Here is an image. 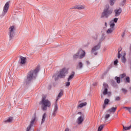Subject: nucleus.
<instances>
[{
    "mask_svg": "<svg viewBox=\"0 0 131 131\" xmlns=\"http://www.w3.org/2000/svg\"><path fill=\"white\" fill-rule=\"evenodd\" d=\"M39 72V68H36L34 71H31L29 72L27 76V81H31L32 79H34L37 76V73Z\"/></svg>",
    "mask_w": 131,
    "mask_h": 131,
    "instance_id": "obj_1",
    "label": "nucleus"
},
{
    "mask_svg": "<svg viewBox=\"0 0 131 131\" xmlns=\"http://www.w3.org/2000/svg\"><path fill=\"white\" fill-rule=\"evenodd\" d=\"M113 12V10L110 9L109 5H106L103 12L101 14V18H108L110 15H111Z\"/></svg>",
    "mask_w": 131,
    "mask_h": 131,
    "instance_id": "obj_2",
    "label": "nucleus"
},
{
    "mask_svg": "<svg viewBox=\"0 0 131 131\" xmlns=\"http://www.w3.org/2000/svg\"><path fill=\"white\" fill-rule=\"evenodd\" d=\"M67 74H68V71L66 69H63L60 71V73L57 75H57H54L53 78L55 80H58V78H64Z\"/></svg>",
    "mask_w": 131,
    "mask_h": 131,
    "instance_id": "obj_3",
    "label": "nucleus"
},
{
    "mask_svg": "<svg viewBox=\"0 0 131 131\" xmlns=\"http://www.w3.org/2000/svg\"><path fill=\"white\" fill-rule=\"evenodd\" d=\"M40 103L42 104V109L43 111L47 110V107H50L51 106V102L48 100H46V97H42Z\"/></svg>",
    "mask_w": 131,
    "mask_h": 131,
    "instance_id": "obj_4",
    "label": "nucleus"
},
{
    "mask_svg": "<svg viewBox=\"0 0 131 131\" xmlns=\"http://www.w3.org/2000/svg\"><path fill=\"white\" fill-rule=\"evenodd\" d=\"M85 56V52L82 50H79L78 52L73 55V59H77L79 57L80 59H82Z\"/></svg>",
    "mask_w": 131,
    "mask_h": 131,
    "instance_id": "obj_5",
    "label": "nucleus"
},
{
    "mask_svg": "<svg viewBox=\"0 0 131 131\" xmlns=\"http://www.w3.org/2000/svg\"><path fill=\"white\" fill-rule=\"evenodd\" d=\"M9 8H10V3L9 2H7L4 8H3V11L2 12V16L4 17L5 15H6V13H8V11L9 10Z\"/></svg>",
    "mask_w": 131,
    "mask_h": 131,
    "instance_id": "obj_6",
    "label": "nucleus"
},
{
    "mask_svg": "<svg viewBox=\"0 0 131 131\" xmlns=\"http://www.w3.org/2000/svg\"><path fill=\"white\" fill-rule=\"evenodd\" d=\"M14 30L15 27H14V26H12L9 28V36L10 40H11V39L14 37V34H15Z\"/></svg>",
    "mask_w": 131,
    "mask_h": 131,
    "instance_id": "obj_7",
    "label": "nucleus"
},
{
    "mask_svg": "<svg viewBox=\"0 0 131 131\" xmlns=\"http://www.w3.org/2000/svg\"><path fill=\"white\" fill-rule=\"evenodd\" d=\"M58 112V104L56 102L54 104V107L52 113V117H55Z\"/></svg>",
    "mask_w": 131,
    "mask_h": 131,
    "instance_id": "obj_8",
    "label": "nucleus"
},
{
    "mask_svg": "<svg viewBox=\"0 0 131 131\" xmlns=\"http://www.w3.org/2000/svg\"><path fill=\"white\" fill-rule=\"evenodd\" d=\"M101 48V43H99L97 45H96L92 48V52L95 53L96 51H98V50H100Z\"/></svg>",
    "mask_w": 131,
    "mask_h": 131,
    "instance_id": "obj_9",
    "label": "nucleus"
},
{
    "mask_svg": "<svg viewBox=\"0 0 131 131\" xmlns=\"http://www.w3.org/2000/svg\"><path fill=\"white\" fill-rule=\"evenodd\" d=\"M84 116L83 115H81V116L79 117L77 120V123L78 124H81L82 122H83Z\"/></svg>",
    "mask_w": 131,
    "mask_h": 131,
    "instance_id": "obj_10",
    "label": "nucleus"
},
{
    "mask_svg": "<svg viewBox=\"0 0 131 131\" xmlns=\"http://www.w3.org/2000/svg\"><path fill=\"white\" fill-rule=\"evenodd\" d=\"M103 87L104 88V91L103 92V95H107L108 94V84L106 83H103Z\"/></svg>",
    "mask_w": 131,
    "mask_h": 131,
    "instance_id": "obj_11",
    "label": "nucleus"
},
{
    "mask_svg": "<svg viewBox=\"0 0 131 131\" xmlns=\"http://www.w3.org/2000/svg\"><path fill=\"white\" fill-rule=\"evenodd\" d=\"M20 64H21V65H24V64L26 63V57L20 56Z\"/></svg>",
    "mask_w": 131,
    "mask_h": 131,
    "instance_id": "obj_12",
    "label": "nucleus"
},
{
    "mask_svg": "<svg viewBox=\"0 0 131 131\" xmlns=\"http://www.w3.org/2000/svg\"><path fill=\"white\" fill-rule=\"evenodd\" d=\"M121 12H122L121 8L115 10V16L117 17L118 16H119V15H120V14H121Z\"/></svg>",
    "mask_w": 131,
    "mask_h": 131,
    "instance_id": "obj_13",
    "label": "nucleus"
},
{
    "mask_svg": "<svg viewBox=\"0 0 131 131\" xmlns=\"http://www.w3.org/2000/svg\"><path fill=\"white\" fill-rule=\"evenodd\" d=\"M117 109V107H112L107 111V112H109V113H115V112L116 111Z\"/></svg>",
    "mask_w": 131,
    "mask_h": 131,
    "instance_id": "obj_14",
    "label": "nucleus"
},
{
    "mask_svg": "<svg viewBox=\"0 0 131 131\" xmlns=\"http://www.w3.org/2000/svg\"><path fill=\"white\" fill-rule=\"evenodd\" d=\"M83 67V63L81 61H79L77 66V69H82Z\"/></svg>",
    "mask_w": 131,
    "mask_h": 131,
    "instance_id": "obj_15",
    "label": "nucleus"
},
{
    "mask_svg": "<svg viewBox=\"0 0 131 131\" xmlns=\"http://www.w3.org/2000/svg\"><path fill=\"white\" fill-rule=\"evenodd\" d=\"M73 9H77L78 10H82L84 9V6L82 5H77L74 7Z\"/></svg>",
    "mask_w": 131,
    "mask_h": 131,
    "instance_id": "obj_16",
    "label": "nucleus"
},
{
    "mask_svg": "<svg viewBox=\"0 0 131 131\" xmlns=\"http://www.w3.org/2000/svg\"><path fill=\"white\" fill-rule=\"evenodd\" d=\"M75 74V73L74 72H72L71 74L69 76V78H68V81H70L73 77H74V75Z\"/></svg>",
    "mask_w": 131,
    "mask_h": 131,
    "instance_id": "obj_17",
    "label": "nucleus"
},
{
    "mask_svg": "<svg viewBox=\"0 0 131 131\" xmlns=\"http://www.w3.org/2000/svg\"><path fill=\"white\" fill-rule=\"evenodd\" d=\"M63 96V90H60V92L57 96V98L56 99V102L57 101H58V100H59V99H60V98H61V97H62Z\"/></svg>",
    "mask_w": 131,
    "mask_h": 131,
    "instance_id": "obj_18",
    "label": "nucleus"
},
{
    "mask_svg": "<svg viewBox=\"0 0 131 131\" xmlns=\"http://www.w3.org/2000/svg\"><path fill=\"white\" fill-rule=\"evenodd\" d=\"M46 117H47V114L44 113L42 117L41 124H42V123H45V121H46Z\"/></svg>",
    "mask_w": 131,
    "mask_h": 131,
    "instance_id": "obj_19",
    "label": "nucleus"
},
{
    "mask_svg": "<svg viewBox=\"0 0 131 131\" xmlns=\"http://www.w3.org/2000/svg\"><path fill=\"white\" fill-rule=\"evenodd\" d=\"M125 52H124V55L122 56L121 58V61L122 63H125L126 62V59L125 58Z\"/></svg>",
    "mask_w": 131,
    "mask_h": 131,
    "instance_id": "obj_20",
    "label": "nucleus"
},
{
    "mask_svg": "<svg viewBox=\"0 0 131 131\" xmlns=\"http://www.w3.org/2000/svg\"><path fill=\"white\" fill-rule=\"evenodd\" d=\"M13 121V118L10 117L7 120L5 121L6 123H11Z\"/></svg>",
    "mask_w": 131,
    "mask_h": 131,
    "instance_id": "obj_21",
    "label": "nucleus"
},
{
    "mask_svg": "<svg viewBox=\"0 0 131 131\" xmlns=\"http://www.w3.org/2000/svg\"><path fill=\"white\" fill-rule=\"evenodd\" d=\"M113 30H114V28H110L108 29V30L106 31V33L107 34H111L112 32H113Z\"/></svg>",
    "mask_w": 131,
    "mask_h": 131,
    "instance_id": "obj_22",
    "label": "nucleus"
},
{
    "mask_svg": "<svg viewBox=\"0 0 131 131\" xmlns=\"http://www.w3.org/2000/svg\"><path fill=\"white\" fill-rule=\"evenodd\" d=\"M110 26L111 28H114V27L115 26V24H114V21L113 20H112L110 23Z\"/></svg>",
    "mask_w": 131,
    "mask_h": 131,
    "instance_id": "obj_23",
    "label": "nucleus"
},
{
    "mask_svg": "<svg viewBox=\"0 0 131 131\" xmlns=\"http://www.w3.org/2000/svg\"><path fill=\"white\" fill-rule=\"evenodd\" d=\"M86 102H83L82 103H80L78 107H80V108H82V107H84V106H86L87 105Z\"/></svg>",
    "mask_w": 131,
    "mask_h": 131,
    "instance_id": "obj_24",
    "label": "nucleus"
},
{
    "mask_svg": "<svg viewBox=\"0 0 131 131\" xmlns=\"http://www.w3.org/2000/svg\"><path fill=\"white\" fill-rule=\"evenodd\" d=\"M35 119H36L35 116H34V117L32 118V120H31L30 125H31L32 126L33 125V124H34V122L35 121Z\"/></svg>",
    "mask_w": 131,
    "mask_h": 131,
    "instance_id": "obj_25",
    "label": "nucleus"
},
{
    "mask_svg": "<svg viewBox=\"0 0 131 131\" xmlns=\"http://www.w3.org/2000/svg\"><path fill=\"white\" fill-rule=\"evenodd\" d=\"M104 126H105V124H102L98 127V131H102V129L104 128Z\"/></svg>",
    "mask_w": 131,
    "mask_h": 131,
    "instance_id": "obj_26",
    "label": "nucleus"
},
{
    "mask_svg": "<svg viewBox=\"0 0 131 131\" xmlns=\"http://www.w3.org/2000/svg\"><path fill=\"white\" fill-rule=\"evenodd\" d=\"M110 102V100L106 98L104 100V104H105V105H108Z\"/></svg>",
    "mask_w": 131,
    "mask_h": 131,
    "instance_id": "obj_27",
    "label": "nucleus"
},
{
    "mask_svg": "<svg viewBox=\"0 0 131 131\" xmlns=\"http://www.w3.org/2000/svg\"><path fill=\"white\" fill-rule=\"evenodd\" d=\"M115 80H116L117 83H119L120 82V78L118 77H115Z\"/></svg>",
    "mask_w": 131,
    "mask_h": 131,
    "instance_id": "obj_28",
    "label": "nucleus"
},
{
    "mask_svg": "<svg viewBox=\"0 0 131 131\" xmlns=\"http://www.w3.org/2000/svg\"><path fill=\"white\" fill-rule=\"evenodd\" d=\"M120 52H121V48L118 50V58L119 59L120 58Z\"/></svg>",
    "mask_w": 131,
    "mask_h": 131,
    "instance_id": "obj_29",
    "label": "nucleus"
},
{
    "mask_svg": "<svg viewBox=\"0 0 131 131\" xmlns=\"http://www.w3.org/2000/svg\"><path fill=\"white\" fill-rule=\"evenodd\" d=\"M110 117V114H106L104 116L105 120H107Z\"/></svg>",
    "mask_w": 131,
    "mask_h": 131,
    "instance_id": "obj_30",
    "label": "nucleus"
},
{
    "mask_svg": "<svg viewBox=\"0 0 131 131\" xmlns=\"http://www.w3.org/2000/svg\"><path fill=\"white\" fill-rule=\"evenodd\" d=\"M116 2V0H111L110 1L111 6H113V5H114Z\"/></svg>",
    "mask_w": 131,
    "mask_h": 131,
    "instance_id": "obj_31",
    "label": "nucleus"
},
{
    "mask_svg": "<svg viewBox=\"0 0 131 131\" xmlns=\"http://www.w3.org/2000/svg\"><path fill=\"white\" fill-rule=\"evenodd\" d=\"M121 91L123 94H126L127 93V90L124 88H122Z\"/></svg>",
    "mask_w": 131,
    "mask_h": 131,
    "instance_id": "obj_32",
    "label": "nucleus"
},
{
    "mask_svg": "<svg viewBox=\"0 0 131 131\" xmlns=\"http://www.w3.org/2000/svg\"><path fill=\"white\" fill-rule=\"evenodd\" d=\"M123 108H126V110H128L129 113L131 114V107L124 106Z\"/></svg>",
    "mask_w": 131,
    "mask_h": 131,
    "instance_id": "obj_33",
    "label": "nucleus"
},
{
    "mask_svg": "<svg viewBox=\"0 0 131 131\" xmlns=\"http://www.w3.org/2000/svg\"><path fill=\"white\" fill-rule=\"evenodd\" d=\"M31 126H32V125L30 124V125L27 127V131H29V130H30V129L31 128Z\"/></svg>",
    "mask_w": 131,
    "mask_h": 131,
    "instance_id": "obj_34",
    "label": "nucleus"
},
{
    "mask_svg": "<svg viewBox=\"0 0 131 131\" xmlns=\"http://www.w3.org/2000/svg\"><path fill=\"white\" fill-rule=\"evenodd\" d=\"M115 101H120V97L119 96L116 97Z\"/></svg>",
    "mask_w": 131,
    "mask_h": 131,
    "instance_id": "obj_35",
    "label": "nucleus"
},
{
    "mask_svg": "<svg viewBox=\"0 0 131 131\" xmlns=\"http://www.w3.org/2000/svg\"><path fill=\"white\" fill-rule=\"evenodd\" d=\"M65 84H66V86H69V85H70V81H68V82H66Z\"/></svg>",
    "mask_w": 131,
    "mask_h": 131,
    "instance_id": "obj_36",
    "label": "nucleus"
},
{
    "mask_svg": "<svg viewBox=\"0 0 131 131\" xmlns=\"http://www.w3.org/2000/svg\"><path fill=\"white\" fill-rule=\"evenodd\" d=\"M118 63V60L117 59L115 60L114 62V65H117Z\"/></svg>",
    "mask_w": 131,
    "mask_h": 131,
    "instance_id": "obj_37",
    "label": "nucleus"
},
{
    "mask_svg": "<svg viewBox=\"0 0 131 131\" xmlns=\"http://www.w3.org/2000/svg\"><path fill=\"white\" fill-rule=\"evenodd\" d=\"M125 76H126V75L125 74H122V75H121V78H123V77H125Z\"/></svg>",
    "mask_w": 131,
    "mask_h": 131,
    "instance_id": "obj_38",
    "label": "nucleus"
},
{
    "mask_svg": "<svg viewBox=\"0 0 131 131\" xmlns=\"http://www.w3.org/2000/svg\"><path fill=\"white\" fill-rule=\"evenodd\" d=\"M113 21H114V22H115V23H117V21H118V18H114Z\"/></svg>",
    "mask_w": 131,
    "mask_h": 131,
    "instance_id": "obj_39",
    "label": "nucleus"
},
{
    "mask_svg": "<svg viewBox=\"0 0 131 131\" xmlns=\"http://www.w3.org/2000/svg\"><path fill=\"white\" fill-rule=\"evenodd\" d=\"M126 81L128 83H129V77H127V78H126Z\"/></svg>",
    "mask_w": 131,
    "mask_h": 131,
    "instance_id": "obj_40",
    "label": "nucleus"
},
{
    "mask_svg": "<svg viewBox=\"0 0 131 131\" xmlns=\"http://www.w3.org/2000/svg\"><path fill=\"white\" fill-rule=\"evenodd\" d=\"M106 105H107V104H105L104 103V104H103V109H105V108H106Z\"/></svg>",
    "mask_w": 131,
    "mask_h": 131,
    "instance_id": "obj_41",
    "label": "nucleus"
},
{
    "mask_svg": "<svg viewBox=\"0 0 131 131\" xmlns=\"http://www.w3.org/2000/svg\"><path fill=\"white\" fill-rule=\"evenodd\" d=\"M86 63L87 65H90V61H86Z\"/></svg>",
    "mask_w": 131,
    "mask_h": 131,
    "instance_id": "obj_42",
    "label": "nucleus"
},
{
    "mask_svg": "<svg viewBox=\"0 0 131 131\" xmlns=\"http://www.w3.org/2000/svg\"><path fill=\"white\" fill-rule=\"evenodd\" d=\"M64 131H69V128H66Z\"/></svg>",
    "mask_w": 131,
    "mask_h": 131,
    "instance_id": "obj_43",
    "label": "nucleus"
},
{
    "mask_svg": "<svg viewBox=\"0 0 131 131\" xmlns=\"http://www.w3.org/2000/svg\"><path fill=\"white\" fill-rule=\"evenodd\" d=\"M78 114H80V115H81V112H79L78 113Z\"/></svg>",
    "mask_w": 131,
    "mask_h": 131,
    "instance_id": "obj_44",
    "label": "nucleus"
},
{
    "mask_svg": "<svg viewBox=\"0 0 131 131\" xmlns=\"http://www.w3.org/2000/svg\"><path fill=\"white\" fill-rule=\"evenodd\" d=\"M98 54V53H97V52H95V53H94V55L96 56V55H97Z\"/></svg>",
    "mask_w": 131,
    "mask_h": 131,
    "instance_id": "obj_45",
    "label": "nucleus"
},
{
    "mask_svg": "<svg viewBox=\"0 0 131 131\" xmlns=\"http://www.w3.org/2000/svg\"><path fill=\"white\" fill-rule=\"evenodd\" d=\"M122 37H123L124 36V33H123V34L122 35Z\"/></svg>",
    "mask_w": 131,
    "mask_h": 131,
    "instance_id": "obj_46",
    "label": "nucleus"
},
{
    "mask_svg": "<svg viewBox=\"0 0 131 131\" xmlns=\"http://www.w3.org/2000/svg\"><path fill=\"white\" fill-rule=\"evenodd\" d=\"M105 26H107V23H105Z\"/></svg>",
    "mask_w": 131,
    "mask_h": 131,
    "instance_id": "obj_47",
    "label": "nucleus"
},
{
    "mask_svg": "<svg viewBox=\"0 0 131 131\" xmlns=\"http://www.w3.org/2000/svg\"><path fill=\"white\" fill-rule=\"evenodd\" d=\"M96 84H97V83H93L94 85H96Z\"/></svg>",
    "mask_w": 131,
    "mask_h": 131,
    "instance_id": "obj_48",
    "label": "nucleus"
},
{
    "mask_svg": "<svg viewBox=\"0 0 131 131\" xmlns=\"http://www.w3.org/2000/svg\"><path fill=\"white\" fill-rule=\"evenodd\" d=\"M51 89V85H49V90H50Z\"/></svg>",
    "mask_w": 131,
    "mask_h": 131,
    "instance_id": "obj_49",
    "label": "nucleus"
},
{
    "mask_svg": "<svg viewBox=\"0 0 131 131\" xmlns=\"http://www.w3.org/2000/svg\"><path fill=\"white\" fill-rule=\"evenodd\" d=\"M103 39H104V38H103V37L101 38V40H103Z\"/></svg>",
    "mask_w": 131,
    "mask_h": 131,
    "instance_id": "obj_50",
    "label": "nucleus"
},
{
    "mask_svg": "<svg viewBox=\"0 0 131 131\" xmlns=\"http://www.w3.org/2000/svg\"><path fill=\"white\" fill-rule=\"evenodd\" d=\"M125 1H126V0H123V2L125 3Z\"/></svg>",
    "mask_w": 131,
    "mask_h": 131,
    "instance_id": "obj_51",
    "label": "nucleus"
},
{
    "mask_svg": "<svg viewBox=\"0 0 131 131\" xmlns=\"http://www.w3.org/2000/svg\"><path fill=\"white\" fill-rule=\"evenodd\" d=\"M80 102H81V101H79V103H80Z\"/></svg>",
    "mask_w": 131,
    "mask_h": 131,
    "instance_id": "obj_52",
    "label": "nucleus"
},
{
    "mask_svg": "<svg viewBox=\"0 0 131 131\" xmlns=\"http://www.w3.org/2000/svg\"><path fill=\"white\" fill-rule=\"evenodd\" d=\"M124 109H126V108H123Z\"/></svg>",
    "mask_w": 131,
    "mask_h": 131,
    "instance_id": "obj_53",
    "label": "nucleus"
}]
</instances>
